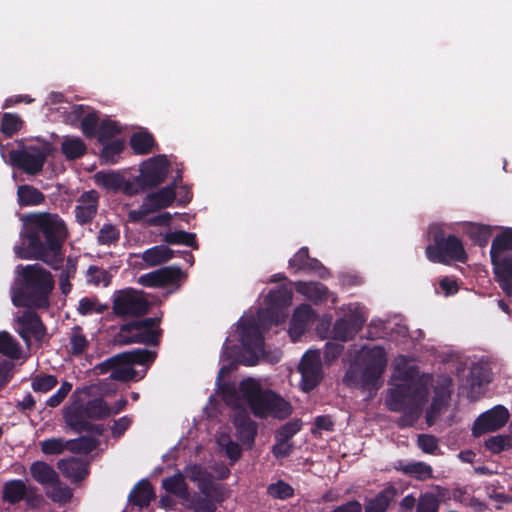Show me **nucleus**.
<instances>
[{"instance_id": "40", "label": "nucleus", "mask_w": 512, "mask_h": 512, "mask_svg": "<svg viewBox=\"0 0 512 512\" xmlns=\"http://www.w3.org/2000/svg\"><path fill=\"white\" fill-rule=\"evenodd\" d=\"M99 445V440L90 436H80L66 441L67 450L76 454H89Z\"/></svg>"}, {"instance_id": "4", "label": "nucleus", "mask_w": 512, "mask_h": 512, "mask_svg": "<svg viewBox=\"0 0 512 512\" xmlns=\"http://www.w3.org/2000/svg\"><path fill=\"white\" fill-rule=\"evenodd\" d=\"M386 366L387 357L384 348L364 347L359 362L352 364L346 371L344 382L355 388L376 391L381 386L380 378Z\"/></svg>"}, {"instance_id": "6", "label": "nucleus", "mask_w": 512, "mask_h": 512, "mask_svg": "<svg viewBox=\"0 0 512 512\" xmlns=\"http://www.w3.org/2000/svg\"><path fill=\"white\" fill-rule=\"evenodd\" d=\"M428 237L431 243L426 246L425 255L430 262L447 265L451 262L467 261L468 255L463 242L454 234L447 235L440 225H430Z\"/></svg>"}, {"instance_id": "13", "label": "nucleus", "mask_w": 512, "mask_h": 512, "mask_svg": "<svg viewBox=\"0 0 512 512\" xmlns=\"http://www.w3.org/2000/svg\"><path fill=\"white\" fill-rule=\"evenodd\" d=\"M184 277V273L177 266H166L160 269L142 274L138 283L144 287H166L176 285Z\"/></svg>"}, {"instance_id": "38", "label": "nucleus", "mask_w": 512, "mask_h": 512, "mask_svg": "<svg viewBox=\"0 0 512 512\" xmlns=\"http://www.w3.org/2000/svg\"><path fill=\"white\" fill-rule=\"evenodd\" d=\"M162 487L170 494L180 498L188 495V486L185 482L184 475L181 472L166 477L162 480Z\"/></svg>"}, {"instance_id": "48", "label": "nucleus", "mask_w": 512, "mask_h": 512, "mask_svg": "<svg viewBox=\"0 0 512 512\" xmlns=\"http://www.w3.org/2000/svg\"><path fill=\"white\" fill-rule=\"evenodd\" d=\"M121 132L117 122L110 119L103 120L97 129V139L100 143H106L109 139L113 138Z\"/></svg>"}, {"instance_id": "43", "label": "nucleus", "mask_w": 512, "mask_h": 512, "mask_svg": "<svg viewBox=\"0 0 512 512\" xmlns=\"http://www.w3.org/2000/svg\"><path fill=\"white\" fill-rule=\"evenodd\" d=\"M108 308L107 304H102L96 297H83L79 301L77 311L80 315L86 316L93 313L103 314Z\"/></svg>"}, {"instance_id": "58", "label": "nucleus", "mask_w": 512, "mask_h": 512, "mask_svg": "<svg viewBox=\"0 0 512 512\" xmlns=\"http://www.w3.org/2000/svg\"><path fill=\"white\" fill-rule=\"evenodd\" d=\"M98 242L102 245L115 244L120 238L119 230L112 224H104L98 234Z\"/></svg>"}, {"instance_id": "28", "label": "nucleus", "mask_w": 512, "mask_h": 512, "mask_svg": "<svg viewBox=\"0 0 512 512\" xmlns=\"http://www.w3.org/2000/svg\"><path fill=\"white\" fill-rule=\"evenodd\" d=\"M31 476L42 485H58L59 476L57 472L43 461L33 462L30 466Z\"/></svg>"}, {"instance_id": "41", "label": "nucleus", "mask_w": 512, "mask_h": 512, "mask_svg": "<svg viewBox=\"0 0 512 512\" xmlns=\"http://www.w3.org/2000/svg\"><path fill=\"white\" fill-rule=\"evenodd\" d=\"M164 242L170 245L182 244L191 247L194 250L199 248L196 234L186 232L184 230H177L169 232L164 235Z\"/></svg>"}, {"instance_id": "15", "label": "nucleus", "mask_w": 512, "mask_h": 512, "mask_svg": "<svg viewBox=\"0 0 512 512\" xmlns=\"http://www.w3.org/2000/svg\"><path fill=\"white\" fill-rule=\"evenodd\" d=\"M31 309L25 310L17 318V323L20 325L18 333L24 341H29L31 336L37 341H42L47 333L46 326L41 317Z\"/></svg>"}, {"instance_id": "29", "label": "nucleus", "mask_w": 512, "mask_h": 512, "mask_svg": "<svg viewBox=\"0 0 512 512\" xmlns=\"http://www.w3.org/2000/svg\"><path fill=\"white\" fill-rule=\"evenodd\" d=\"M155 498L152 485L148 480L139 481L129 494V501L140 508L147 507Z\"/></svg>"}, {"instance_id": "27", "label": "nucleus", "mask_w": 512, "mask_h": 512, "mask_svg": "<svg viewBox=\"0 0 512 512\" xmlns=\"http://www.w3.org/2000/svg\"><path fill=\"white\" fill-rule=\"evenodd\" d=\"M237 437L242 444L251 446L257 436L258 425L248 415H238L234 420Z\"/></svg>"}, {"instance_id": "52", "label": "nucleus", "mask_w": 512, "mask_h": 512, "mask_svg": "<svg viewBox=\"0 0 512 512\" xmlns=\"http://www.w3.org/2000/svg\"><path fill=\"white\" fill-rule=\"evenodd\" d=\"M88 281L94 285L107 287L111 283V275L103 268L95 265L89 266L87 270Z\"/></svg>"}, {"instance_id": "55", "label": "nucleus", "mask_w": 512, "mask_h": 512, "mask_svg": "<svg viewBox=\"0 0 512 512\" xmlns=\"http://www.w3.org/2000/svg\"><path fill=\"white\" fill-rule=\"evenodd\" d=\"M439 504L440 501L435 494L424 493L419 497L416 512H438Z\"/></svg>"}, {"instance_id": "54", "label": "nucleus", "mask_w": 512, "mask_h": 512, "mask_svg": "<svg viewBox=\"0 0 512 512\" xmlns=\"http://www.w3.org/2000/svg\"><path fill=\"white\" fill-rule=\"evenodd\" d=\"M198 488L204 495L203 497L213 498L215 501H222V493L219 486L208 476L200 480Z\"/></svg>"}, {"instance_id": "7", "label": "nucleus", "mask_w": 512, "mask_h": 512, "mask_svg": "<svg viewBox=\"0 0 512 512\" xmlns=\"http://www.w3.org/2000/svg\"><path fill=\"white\" fill-rule=\"evenodd\" d=\"M54 151L49 141H40L35 145H25L9 153L12 164L28 175H37L43 170L47 158Z\"/></svg>"}, {"instance_id": "60", "label": "nucleus", "mask_w": 512, "mask_h": 512, "mask_svg": "<svg viewBox=\"0 0 512 512\" xmlns=\"http://www.w3.org/2000/svg\"><path fill=\"white\" fill-rule=\"evenodd\" d=\"M72 387V383L68 381H63L59 389L56 391V393H54L46 400L45 405L50 408L58 407L65 400L67 395L71 392Z\"/></svg>"}, {"instance_id": "22", "label": "nucleus", "mask_w": 512, "mask_h": 512, "mask_svg": "<svg viewBox=\"0 0 512 512\" xmlns=\"http://www.w3.org/2000/svg\"><path fill=\"white\" fill-rule=\"evenodd\" d=\"M95 183L106 189L107 191L117 192L124 190L128 195H132L134 192L131 190L132 185L127 181L122 174L119 172H105L99 171L94 175Z\"/></svg>"}, {"instance_id": "2", "label": "nucleus", "mask_w": 512, "mask_h": 512, "mask_svg": "<svg viewBox=\"0 0 512 512\" xmlns=\"http://www.w3.org/2000/svg\"><path fill=\"white\" fill-rule=\"evenodd\" d=\"M90 393L91 387L89 386L77 388L72 393L73 402L71 406L64 408L63 418L67 426L76 433L89 432L101 436L104 432V426L94 424L87 419H105L111 415V409L102 397L94 398L83 403L80 396L82 394L90 395Z\"/></svg>"}, {"instance_id": "21", "label": "nucleus", "mask_w": 512, "mask_h": 512, "mask_svg": "<svg viewBox=\"0 0 512 512\" xmlns=\"http://www.w3.org/2000/svg\"><path fill=\"white\" fill-rule=\"evenodd\" d=\"M35 491V487H31L28 490L24 481L20 479H13L4 483L2 498L3 501L8 502L9 504L12 505L17 504L24 499H26L28 504H31L34 498Z\"/></svg>"}, {"instance_id": "9", "label": "nucleus", "mask_w": 512, "mask_h": 512, "mask_svg": "<svg viewBox=\"0 0 512 512\" xmlns=\"http://www.w3.org/2000/svg\"><path fill=\"white\" fill-rule=\"evenodd\" d=\"M240 343L242 345V363L254 366L259 357L264 354V335L258 324L254 321L243 324L240 330Z\"/></svg>"}, {"instance_id": "61", "label": "nucleus", "mask_w": 512, "mask_h": 512, "mask_svg": "<svg viewBox=\"0 0 512 512\" xmlns=\"http://www.w3.org/2000/svg\"><path fill=\"white\" fill-rule=\"evenodd\" d=\"M98 123L99 117L96 112L86 114L81 120V130L83 134L88 138L95 137Z\"/></svg>"}, {"instance_id": "34", "label": "nucleus", "mask_w": 512, "mask_h": 512, "mask_svg": "<svg viewBox=\"0 0 512 512\" xmlns=\"http://www.w3.org/2000/svg\"><path fill=\"white\" fill-rule=\"evenodd\" d=\"M61 152L69 161L77 160L87 152V146L80 137H66L61 143Z\"/></svg>"}, {"instance_id": "30", "label": "nucleus", "mask_w": 512, "mask_h": 512, "mask_svg": "<svg viewBox=\"0 0 512 512\" xmlns=\"http://www.w3.org/2000/svg\"><path fill=\"white\" fill-rule=\"evenodd\" d=\"M122 364H127L130 367L132 365H151L156 357L157 353L145 348H136L130 351L119 353Z\"/></svg>"}, {"instance_id": "57", "label": "nucleus", "mask_w": 512, "mask_h": 512, "mask_svg": "<svg viewBox=\"0 0 512 512\" xmlns=\"http://www.w3.org/2000/svg\"><path fill=\"white\" fill-rule=\"evenodd\" d=\"M403 471L407 474L415 476L419 480H425L432 477V468L424 462H416L408 464Z\"/></svg>"}, {"instance_id": "25", "label": "nucleus", "mask_w": 512, "mask_h": 512, "mask_svg": "<svg viewBox=\"0 0 512 512\" xmlns=\"http://www.w3.org/2000/svg\"><path fill=\"white\" fill-rule=\"evenodd\" d=\"M396 496L397 489L393 485H388L374 497H366L363 509L365 512H386Z\"/></svg>"}, {"instance_id": "47", "label": "nucleus", "mask_w": 512, "mask_h": 512, "mask_svg": "<svg viewBox=\"0 0 512 512\" xmlns=\"http://www.w3.org/2000/svg\"><path fill=\"white\" fill-rule=\"evenodd\" d=\"M23 121L22 119L14 113H4L1 119V132L7 138H11L14 134H16L22 128Z\"/></svg>"}, {"instance_id": "46", "label": "nucleus", "mask_w": 512, "mask_h": 512, "mask_svg": "<svg viewBox=\"0 0 512 512\" xmlns=\"http://www.w3.org/2000/svg\"><path fill=\"white\" fill-rule=\"evenodd\" d=\"M161 323V317H148L140 320H134L121 325V335L124 332H134V330L145 329L148 331H155V327Z\"/></svg>"}, {"instance_id": "36", "label": "nucleus", "mask_w": 512, "mask_h": 512, "mask_svg": "<svg viewBox=\"0 0 512 512\" xmlns=\"http://www.w3.org/2000/svg\"><path fill=\"white\" fill-rule=\"evenodd\" d=\"M155 145V139L149 132H136L130 138V146L138 155L151 153Z\"/></svg>"}, {"instance_id": "11", "label": "nucleus", "mask_w": 512, "mask_h": 512, "mask_svg": "<svg viewBox=\"0 0 512 512\" xmlns=\"http://www.w3.org/2000/svg\"><path fill=\"white\" fill-rule=\"evenodd\" d=\"M509 417V411L505 406L496 405L476 418L472 427V434L479 437L485 433L497 431L505 426Z\"/></svg>"}, {"instance_id": "56", "label": "nucleus", "mask_w": 512, "mask_h": 512, "mask_svg": "<svg viewBox=\"0 0 512 512\" xmlns=\"http://www.w3.org/2000/svg\"><path fill=\"white\" fill-rule=\"evenodd\" d=\"M302 422L300 419H294L285 423L276 432V440L289 441L296 433L300 431Z\"/></svg>"}, {"instance_id": "63", "label": "nucleus", "mask_w": 512, "mask_h": 512, "mask_svg": "<svg viewBox=\"0 0 512 512\" xmlns=\"http://www.w3.org/2000/svg\"><path fill=\"white\" fill-rule=\"evenodd\" d=\"M213 498L197 496L194 497L191 502V508L193 512H215L217 507Z\"/></svg>"}, {"instance_id": "3", "label": "nucleus", "mask_w": 512, "mask_h": 512, "mask_svg": "<svg viewBox=\"0 0 512 512\" xmlns=\"http://www.w3.org/2000/svg\"><path fill=\"white\" fill-rule=\"evenodd\" d=\"M21 275L22 283L13 303L20 307L48 309L55 284L52 274L39 264H29L22 268Z\"/></svg>"}, {"instance_id": "49", "label": "nucleus", "mask_w": 512, "mask_h": 512, "mask_svg": "<svg viewBox=\"0 0 512 512\" xmlns=\"http://www.w3.org/2000/svg\"><path fill=\"white\" fill-rule=\"evenodd\" d=\"M403 414L398 420V425L402 428L411 427L415 424L421 415V407L417 402L410 403L403 411Z\"/></svg>"}, {"instance_id": "64", "label": "nucleus", "mask_w": 512, "mask_h": 512, "mask_svg": "<svg viewBox=\"0 0 512 512\" xmlns=\"http://www.w3.org/2000/svg\"><path fill=\"white\" fill-rule=\"evenodd\" d=\"M418 447L427 454H434L438 450V439L431 434H419L417 438Z\"/></svg>"}, {"instance_id": "5", "label": "nucleus", "mask_w": 512, "mask_h": 512, "mask_svg": "<svg viewBox=\"0 0 512 512\" xmlns=\"http://www.w3.org/2000/svg\"><path fill=\"white\" fill-rule=\"evenodd\" d=\"M239 390L243 400L250 407L256 417L265 418L272 416L285 419L292 413L289 402L272 390H264L253 378H247L240 382Z\"/></svg>"}, {"instance_id": "16", "label": "nucleus", "mask_w": 512, "mask_h": 512, "mask_svg": "<svg viewBox=\"0 0 512 512\" xmlns=\"http://www.w3.org/2000/svg\"><path fill=\"white\" fill-rule=\"evenodd\" d=\"M99 198V193L94 189L84 191L77 198L75 218L80 225H87L93 221L98 212Z\"/></svg>"}, {"instance_id": "26", "label": "nucleus", "mask_w": 512, "mask_h": 512, "mask_svg": "<svg viewBox=\"0 0 512 512\" xmlns=\"http://www.w3.org/2000/svg\"><path fill=\"white\" fill-rule=\"evenodd\" d=\"M176 198V184L171 183L156 192L146 195L144 198L145 206L150 207L149 210L156 212L160 209L167 208L172 205Z\"/></svg>"}, {"instance_id": "59", "label": "nucleus", "mask_w": 512, "mask_h": 512, "mask_svg": "<svg viewBox=\"0 0 512 512\" xmlns=\"http://www.w3.org/2000/svg\"><path fill=\"white\" fill-rule=\"evenodd\" d=\"M40 446L45 455H59L67 449L66 441L61 438L45 439L40 443Z\"/></svg>"}, {"instance_id": "23", "label": "nucleus", "mask_w": 512, "mask_h": 512, "mask_svg": "<svg viewBox=\"0 0 512 512\" xmlns=\"http://www.w3.org/2000/svg\"><path fill=\"white\" fill-rule=\"evenodd\" d=\"M162 334L163 330L161 328H156L155 331L141 329L134 330V332H124V335H121L120 329L118 334V342L122 345L140 343L149 346H159Z\"/></svg>"}, {"instance_id": "37", "label": "nucleus", "mask_w": 512, "mask_h": 512, "mask_svg": "<svg viewBox=\"0 0 512 512\" xmlns=\"http://www.w3.org/2000/svg\"><path fill=\"white\" fill-rule=\"evenodd\" d=\"M492 372L487 363L478 362L470 368L469 382L472 388L481 387L490 383Z\"/></svg>"}, {"instance_id": "31", "label": "nucleus", "mask_w": 512, "mask_h": 512, "mask_svg": "<svg viewBox=\"0 0 512 512\" xmlns=\"http://www.w3.org/2000/svg\"><path fill=\"white\" fill-rule=\"evenodd\" d=\"M175 252L165 245H156L142 253V260L149 266L154 267L170 261Z\"/></svg>"}, {"instance_id": "62", "label": "nucleus", "mask_w": 512, "mask_h": 512, "mask_svg": "<svg viewBox=\"0 0 512 512\" xmlns=\"http://www.w3.org/2000/svg\"><path fill=\"white\" fill-rule=\"evenodd\" d=\"M509 442V436H491L485 441V448L494 454H498L504 451L509 446Z\"/></svg>"}, {"instance_id": "17", "label": "nucleus", "mask_w": 512, "mask_h": 512, "mask_svg": "<svg viewBox=\"0 0 512 512\" xmlns=\"http://www.w3.org/2000/svg\"><path fill=\"white\" fill-rule=\"evenodd\" d=\"M299 371L302 376L303 390L311 391L314 389L321 380L318 354L306 352L300 362Z\"/></svg>"}, {"instance_id": "45", "label": "nucleus", "mask_w": 512, "mask_h": 512, "mask_svg": "<svg viewBox=\"0 0 512 512\" xmlns=\"http://www.w3.org/2000/svg\"><path fill=\"white\" fill-rule=\"evenodd\" d=\"M57 384V376L52 374H37L31 378V387L34 392L47 393Z\"/></svg>"}, {"instance_id": "32", "label": "nucleus", "mask_w": 512, "mask_h": 512, "mask_svg": "<svg viewBox=\"0 0 512 512\" xmlns=\"http://www.w3.org/2000/svg\"><path fill=\"white\" fill-rule=\"evenodd\" d=\"M17 198L20 207L38 206L45 201V195L39 189L28 184L18 187Z\"/></svg>"}, {"instance_id": "12", "label": "nucleus", "mask_w": 512, "mask_h": 512, "mask_svg": "<svg viewBox=\"0 0 512 512\" xmlns=\"http://www.w3.org/2000/svg\"><path fill=\"white\" fill-rule=\"evenodd\" d=\"M366 319L363 309L356 307L353 311L335 321L332 328L333 339L341 342L352 339L361 331Z\"/></svg>"}, {"instance_id": "33", "label": "nucleus", "mask_w": 512, "mask_h": 512, "mask_svg": "<svg viewBox=\"0 0 512 512\" xmlns=\"http://www.w3.org/2000/svg\"><path fill=\"white\" fill-rule=\"evenodd\" d=\"M296 290L299 293L304 294L308 299L313 301L315 304L321 303L326 300L328 295V288L319 282H298L296 284Z\"/></svg>"}, {"instance_id": "39", "label": "nucleus", "mask_w": 512, "mask_h": 512, "mask_svg": "<svg viewBox=\"0 0 512 512\" xmlns=\"http://www.w3.org/2000/svg\"><path fill=\"white\" fill-rule=\"evenodd\" d=\"M512 251V228H504L497 234L491 244L490 257L505 255L504 252Z\"/></svg>"}, {"instance_id": "10", "label": "nucleus", "mask_w": 512, "mask_h": 512, "mask_svg": "<svg viewBox=\"0 0 512 512\" xmlns=\"http://www.w3.org/2000/svg\"><path fill=\"white\" fill-rule=\"evenodd\" d=\"M168 165L165 155H158L149 159L136 178L137 186L144 191L162 184L168 174Z\"/></svg>"}, {"instance_id": "19", "label": "nucleus", "mask_w": 512, "mask_h": 512, "mask_svg": "<svg viewBox=\"0 0 512 512\" xmlns=\"http://www.w3.org/2000/svg\"><path fill=\"white\" fill-rule=\"evenodd\" d=\"M292 301V292L286 287H278L269 291L265 298L267 305L265 317L276 322L279 312L288 307Z\"/></svg>"}, {"instance_id": "20", "label": "nucleus", "mask_w": 512, "mask_h": 512, "mask_svg": "<svg viewBox=\"0 0 512 512\" xmlns=\"http://www.w3.org/2000/svg\"><path fill=\"white\" fill-rule=\"evenodd\" d=\"M451 393L450 383L434 388V396L425 416L426 424L429 427L435 424L442 411L449 405Z\"/></svg>"}, {"instance_id": "18", "label": "nucleus", "mask_w": 512, "mask_h": 512, "mask_svg": "<svg viewBox=\"0 0 512 512\" xmlns=\"http://www.w3.org/2000/svg\"><path fill=\"white\" fill-rule=\"evenodd\" d=\"M495 274V280L506 296L512 295V257L509 255H495L490 257Z\"/></svg>"}, {"instance_id": "51", "label": "nucleus", "mask_w": 512, "mask_h": 512, "mask_svg": "<svg viewBox=\"0 0 512 512\" xmlns=\"http://www.w3.org/2000/svg\"><path fill=\"white\" fill-rule=\"evenodd\" d=\"M123 149L124 142L122 140L117 139L106 143L101 152V159L109 163H116Z\"/></svg>"}, {"instance_id": "35", "label": "nucleus", "mask_w": 512, "mask_h": 512, "mask_svg": "<svg viewBox=\"0 0 512 512\" xmlns=\"http://www.w3.org/2000/svg\"><path fill=\"white\" fill-rule=\"evenodd\" d=\"M69 344H70V355L74 357H79L84 354L89 348V341L85 334L83 333V329L79 325H75L71 328V332L69 335Z\"/></svg>"}, {"instance_id": "53", "label": "nucleus", "mask_w": 512, "mask_h": 512, "mask_svg": "<svg viewBox=\"0 0 512 512\" xmlns=\"http://www.w3.org/2000/svg\"><path fill=\"white\" fill-rule=\"evenodd\" d=\"M109 378L115 381L129 382L136 380L138 378V373L133 367H130L127 364H121L117 365L115 369H113Z\"/></svg>"}, {"instance_id": "42", "label": "nucleus", "mask_w": 512, "mask_h": 512, "mask_svg": "<svg viewBox=\"0 0 512 512\" xmlns=\"http://www.w3.org/2000/svg\"><path fill=\"white\" fill-rule=\"evenodd\" d=\"M20 351L18 341L7 331H0V354L11 359H18Z\"/></svg>"}, {"instance_id": "14", "label": "nucleus", "mask_w": 512, "mask_h": 512, "mask_svg": "<svg viewBox=\"0 0 512 512\" xmlns=\"http://www.w3.org/2000/svg\"><path fill=\"white\" fill-rule=\"evenodd\" d=\"M420 393L418 387H413L410 384H399L394 388L389 389L385 399L386 407L392 412H401L410 405L416 402V397Z\"/></svg>"}, {"instance_id": "44", "label": "nucleus", "mask_w": 512, "mask_h": 512, "mask_svg": "<svg viewBox=\"0 0 512 512\" xmlns=\"http://www.w3.org/2000/svg\"><path fill=\"white\" fill-rule=\"evenodd\" d=\"M467 234L475 245L485 247L489 242L492 231L487 225L472 224L468 228Z\"/></svg>"}, {"instance_id": "1", "label": "nucleus", "mask_w": 512, "mask_h": 512, "mask_svg": "<svg viewBox=\"0 0 512 512\" xmlns=\"http://www.w3.org/2000/svg\"><path fill=\"white\" fill-rule=\"evenodd\" d=\"M21 220V244L14 247L15 255L59 269L64 261V244L69 237L65 221L58 214L49 212L28 213Z\"/></svg>"}, {"instance_id": "8", "label": "nucleus", "mask_w": 512, "mask_h": 512, "mask_svg": "<svg viewBox=\"0 0 512 512\" xmlns=\"http://www.w3.org/2000/svg\"><path fill=\"white\" fill-rule=\"evenodd\" d=\"M151 307L143 291L126 288L115 293L113 312L119 317H139L145 315Z\"/></svg>"}, {"instance_id": "50", "label": "nucleus", "mask_w": 512, "mask_h": 512, "mask_svg": "<svg viewBox=\"0 0 512 512\" xmlns=\"http://www.w3.org/2000/svg\"><path fill=\"white\" fill-rule=\"evenodd\" d=\"M267 493L273 498L285 500L294 495V489L283 480H278L268 486Z\"/></svg>"}, {"instance_id": "24", "label": "nucleus", "mask_w": 512, "mask_h": 512, "mask_svg": "<svg viewBox=\"0 0 512 512\" xmlns=\"http://www.w3.org/2000/svg\"><path fill=\"white\" fill-rule=\"evenodd\" d=\"M57 467L65 478L74 483L81 482L89 473L87 463L75 457L59 460Z\"/></svg>"}]
</instances>
